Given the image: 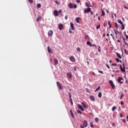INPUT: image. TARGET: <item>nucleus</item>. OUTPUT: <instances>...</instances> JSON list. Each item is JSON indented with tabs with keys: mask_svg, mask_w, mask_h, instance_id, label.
I'll list each match as a JSON object with an SVG mask.
<instances>
[{
	"mask_svg": "<svg viewBox=\"0 0 128 128\" xmlns=\"http://www.w3.org/2000/svg\"><path fill=\"white\" fill-rule=\"evenodd\" d=\"M68 6L70 8H78V6H76V4L72 3L68 4Z\"/></svg>",
	"mask_w": 128,
	"mask_h": 128,
	"instance_id": "f257e3e1",
	"label": "nucleus"
},
{
	"mask_svg": "<svg viewBox=\"0 0 128 128\" xmlns=\"http://www.w3.org/2000/svg\"><path fill=\"white\" fill-rule=\"evenodd\" d=\"M124 68H122V65H120V68L122 72L124 74V72H126V69L124 68V64H123Z\"/></svg>",
	"mask_w": 128,
	"mask_h": 128,
	"instance_id": "f03ea898",
	"label": "nucleus"
},
{
	"mask_svg": "<svg viewBox=\"0 0 128 128\" xmlns=\"http://www.w3.org/2000/svg\"><path fill=\"white\" fill-rule=\"evenodd\" d=\"M109 82L112 86V88L114 89L116 88V86H114V82H112V80H110Z\"/></svg>",
	"mask_w": 128,
	"mask_h": 128,
	"instance_id": "7ed1b4c3",
	"label": "nucleus"
},
{
	"mask_svg": "<svg viewBox=\"0 0 128 128\" xmlns=\"http://www.w3.org/2000/svg\"><path fill=\"white\" fill-rule=\"evenodd\" d=\"M78 108L80 110H82V112H84V108H82V106L80 104L78 105Z\"/></svg>",
	"mask_w": 128,
	"mask_h": 128,
	"instance_id": "20e7f679",
	"label": "nucleus"
},
{
	"mask_svg": "<svg viewBox=\"0 0 128 128\" xmlns=\"http://www.w3.org/2000/svg\"><path fill=\"white\" fill-rule=\"evenodd\" d=\"M48 36H52V34H54V32L52 30H50L48 32Z\"/></svg>",
	"mask_w": 128,
	"mask_h": 128,
	"instance_id": "39448f33",
	"label": "nucleus"
},
{
	"mask_svg": "<svg viewBox=\"0 0 128 128\" xmlns=\"http://www.w3.org/2000/svg\"><path fill=\"white\" fill-rule=\"evenodd\" d=\"M91 10L90 8H88L86 9H84V12L85 14H88V12H90Z\"/></svg>",
	"mask_w": 128,
	"mask_h": 128,
	"instance_id": "423d86ee",
	"label": "nucleus"
},
{
	"mask_svg": "<svg viewBox=\"0 0 128 128\" xmlns=\"http://www.w3.org/2000/svg\"><path fill=\"white\" fill-rule=\"evenodd\" d=\"M53 14L55 16H58V12L57 10H54Z\"/></svg>",
	"mask_w": 128,
	"mask_h": 128,
	"instance_id": "0eeeda50",
	"label": "nucleus"
},
{
	"mask_svg": "<svg viewBox=\"0 0 128 128\" xmlns=\"http://www.w3.org/2000/svg\"><path fill=\"white\" fill-rule=\"evenodd\" d=\"M62 28H64V25L62 24H58V30H62Z\"/></svg>",
	"mask_w": 128,
	"mask_h": 128,
	"instance_id": "6e6552de",
	"label": "nucleus"
},
{
	"mask_svg": "<svg viewBox=\"0 0 128 128\" xmlns=\"http://www.w3.org/2000/svg\"><path fill=\"white\" fill-rule=\"evenodd\" d=\"M70 62H76V59L74 58V56H71L70 58Z\"/></svg>",
	"mask_w": 128,
	"mask_h": 128,
	"instance_id": "1a4fd4ad",
	"label": "nucleus"
},
{
	"mask_svg": "<svg viewBox=\"0 0 128 128\" xmlns=\"http://www.w3.org/2000/svg\"><path fill=\"white\" fill-rule=\"evenodd\" d=\"M56 84H57L58 88H60V90H62V85H60V82H57Z\"/></svg>",
	"mask_w": 128,
	"mask_h": 128,
	"instance_id": "9d476101",
	"label": "nucleus"
},
{
	"mask_svg": "<svg viewBox=\"0 0 128 128\" xmlns=\"http://www.w3.org/2000/svg\"><path fill=\"white\" fill-rule=\"evenodd\" d=\"M122 77H119L118 79V82H120V84H122Z\"/></svg>",
	"mask_w": 128,
	"mask_h": 128,
	"instance_id": "9b49d317",
	"label": "nucleus"
},
{
	"mask_svg": "<svg viewBox=\"0 0 128 128\" xmlns=\"http://www.w3.org/2000/svg\"><path fill=\"white\" fill-rule=\"evenodd\" d=\"M83 126L84 128H86V126H88V122H86V120H84Z\"/></svg>",
	"mask_w": 128,
	"mask_h": 128,
	"instance_id": "f8f14e48",
	"label": "nucleus"
},
{
	"mask_svg": "<svg viewBox=\"0 0 128 128\" xmlns=\"http://www.w3.org/2000/svg\"><path fill=\"white\" fill-rule=\"evenodd\" d=\"M70 28H71L72 30H74V23L70 22Z\"/></svg>",
	"mask_w": 128,
	"mask_h": 128,
	"instance_id": "ddd939ff",
	"label": "nucleus"
},
{
	"mask_svg": "<svg viewBox=\"0 0 128 128\" xmlns=\"http://www.w3.org/2000/svg\"><path fill=\"white\" fill-rule=\"evenodd\" d=\"M48 52H50V54H52V49L50 48V46H48Z\"/></svg>",
	"mask_w": 128,
	"mask_h": 128,
	"instance_id": "4468645a",
	"label": "nucleus"
},
{
	"mask_svg": "<svg viewBox=\"0 0 128 128\" xmlns=\"http://www.w3.org/2000/svg\"><path fill=\"white\" fill-rule=\"evenodd\" d=\"M54 62L55 66H56V64H58V59L55 58L54 60Z\"/></svg>",
	"mask_w": 128,
	"mask_h": 128,
	"instance_id": "2eb2a0df",
	"label": "nucleus"
},
{
	"mask_svg": "<svg viewBox=\"0 0 128 128\" xmlns=\"http://www.w3.org/2000/svg\"><path fill=\"white\" fill-rule=\"evenodd\" d=\"M82 104L83 106V108H88V106H86V104H84V102H82Z\"/></svg>",
	"mask_w": 128,
	"mask_h": 128,
	"instance_id": "dca6fc26",
	"label": "nucleus"
},
{
	"mask_svg": "<svg viewBox=\"0 0 128 128\" xmlns=\"http://www.w3.org/2000/svg\"><path fill=\"white\" fill-rule=\"evenodd\" d=\"M80 18H76V22H77L78 24L80 23Z\"/></svg>",
	"mask_w": 128,
	"mask_h": 128,
	"instance_id": "f3484780",
	"label": "nucleus"
},
{
	"mask_svg": "<svg viewBox=\"0 0 128 128\" xmlns=\"http://www.w3.org/2000/svg\"><path fill=\"white\" fill-rule=\"evenodd\" d=\"M116 56L119 58H122V55H120V54L119 53H116Z\"/></svg>",
	"mask_w": 128,
	"mask_h": 128,
	"instance_id": "a211bd4d",
	"label": "nucleus"
},
{
	"mask_svg": "<svg viewBox=\"0 0 128 128\" xmlns=\"http://www.w3.org/2000/svg\"><path fill=\"white\" fill-rule=\"evenodd\" d=\"M118 24H120L121 26L124 24V23H122V20H118Z\"/></svg>",
	"mask_w": 128,
	"mask_h": 128,
	"instance_id": "6ab92c4d",
	"label": "nucleus"
},
{
	"mask_svg": "<svg viewBox=\"0 0 128 128\" xmlns=\"http://www.w3.org/2000/svg\"><path fill=\"white\" fill-rule=\"evenodd\" d=\"M86 44H88V46H92V43L90 41H88L86 42Z\"/></svg>",
	"mask_w": 128,
	"mask_h": 128,
	"instance_id": "aec40b11",
	"label": "nucleus"
},
{
	"mask_svg": "<svg viewBox=\"0 0 128 128\" xmlns=\"http://www.w3.org/2000/svg\"><path fill=\"white\" fill-rule=\"evenodd\" d=\"M90 100H92L93 102L94 101V96H90Z\"/></svg>",
	"mask_w": 128,
	"mask_h": 128,
	"instance_id": "412c9836",
	"label": "nucleus"
},
{
	"mask_svg": "<svg viewBox=\"0 0 128 128\" xmlns=\"http://www.w3.org/2000/svg\"><path fill=\"white\" fill-rule=\"evenodd\" d=\"M36 6L38 8H42V4H38Z\"/></svg>",
	"mask_w": 128,
	"mask_h": 128,
	"instance_id": "4be33fe9",
	"label": "nucleus"
},
{
	"mask_svg": "<svg viewBox=\"0 0 128 128\" xmlns=\"http://www.w3.org/2000/svg\"><path fill=\"white\" fill-rule=\"evenodd\" d=\"M67 76L68 78H72V76L71 73H68Z\"/></svg>",
	"mask_w": 128,
	"mask_h": 128,
	"instance_id": "5701e85b",
	"label": "nucleus"
},
{
	"mask_svg": "<svg viewBox=\"0 0 128 128\" xmlns=\"http://www.w3.org/2000/svg\"><path fill=\"white\" fill-rule=\"evenodd\" d=\"M116 106H113L112 109V112H114V110H116Z\"/></svg>",
	"mask_w": 128,
	"mask_h": 128,
	"instance_id": "b1692460",
	"label": "nucleus"
},
{
	"mask_svg": "<svg viewBox=\"0 0 128 128\" xmlns=\"http://www.w3.org/2000/svg\"><path fill=\"white\" fill-rule=\"evenodd\" d=\"M123 40L126 46H128V44L126 43V40L124 39V38H123Z\"/></svg>",
	"mask_w": 128,
	"mask_h": 128,
	"instance_id": "393cba45",
	"label": "nucleus"
},
{
	"mask_svg": "<svg viewBox=\"0 0 128 128\" xmlns=\"http://www.w3.org/2000/svg\"><path fill=\"white\" fill-rule=\"evenodd\" d=\"M114 16L115 18H116V14H114V13H113L112 14V18H114Z\"/></svg>",
	"mask_w": 128,
	"mask_h": 128,
	"instance_id": "a878e982",
	"label": "nucleus"
},
{
	"mask_svg": "<svg viewBox=\"0 0 128 128\" xmlns=\"http://www.w3.org/2000/svg\"><path fill=\"white\" fill-rule=\"evenodd\" d=\"M108 24L109 25L108 28H112V25L110 24V21L108 22Z\"/></svg>",
	"mask_w": 128,
	"mask_h": 128,
	"instance_id": "bb28decb",
	"label": "nucleus"
},
{
	"mask_svg": "<svg viewBox=\"0 0 128 128\" xmlns=\"http://www.w3.org/2000/svg\"><path fill=\"white\" fill-rule=\"evenodd\" d=\"M94 121L96 122H98V118H94Z\"/></svg>",
	"mask_w": 128,
	"mask_h": 128,
	"instance_id": "cd10ccee",
	"label": "nucleus"
},
{
	"mask_svg": "<svg viewBox=\"0 0 128 128\" xmlns=\"http://www.w3.org/2000/svg\"><path fill=\"white\" fill-rule=\"evenodd\" d=\"M98 97L102 98V93L100 92H99V93L98 94Z\"/></svg>",
	"mask_w": 128,
	"mask_h": 128,
	"instance_id": "c85d7f7f",
	"label": "nucleus"
},
{
	"mask_svg": "<svg viewBox=\"0 0 128 128\" xmlns=\"http://www.w3.org/2000/svg\"><path fill=\"white\" fill-rule=\"evenodd\" d=\"M90 128H94V125L92 122L90 123Z\"/></svg>",
	"mask_w": 128,
	"mask_h": 128,
	"instance_id": "c756f323",
	"label": "nucleus"
},
{
	"mask_svg": "<svg viewBox=\"0 0 128 128\" xmlns=\"http://www.w3.org/2000/svg\"><path fill=\"white\" fill-rule=\"evenodd\" d=\"M100 86H98V88H96V90H95V92H98V90H100Z\"/></svg>",
	"mask_w": 128,
	"mask_h": 128,
	"instance_id": "7c9ffc66",
	"label": "nucleus"
},
{
	"mask_svg": "<svg viewBox=\"0 0 128 128\" xmlns=\"http://www.w3.org/2000/svg\"><path fill=\"white\" fill-rule=\"evenodd\" d=\"M76 50H77V52H80V48H76Z\"/></svg>",
	"mask_w": 128,
	"mask_h": 128,
	"instance_id": "2f4dec72",
	"label": "nucleus"
},
{
	"mask_svg": "<svg viewBox=\"0 0 128 128\" xmlns=\"http://www.w3.org/2000/svg\"><path fill=\"white\" fill-rule=\"evenodd\" d=\"M115 26H116L115 28H118V23L117 22L115 23Z\"/></svg>",
	"mask_w": 128,
	"mask_h": 128,
	"instance_id": "473e14b6",
	"label": "nucleus"
},
{
	"mask_svg": "<svg viewBox=\"0 0 128 128\" xmlns=\"http://www.w3.org/2000/svg\"><path fill=\"white\" fill-rule=\"evenodd\" d=\"M41 17L39 16L38 18L36 19V21L37 22H40V20Z\"/></svg>",
	"mask_w": 128,
	"mask_h": 128,
	"instance_id": "72a5a7b5",
	"label": "nucleus"
},
{
	"mask_svg": "<svg viewBox=\"0 0 128 128\" xmlns=\"http://www.w3.org/2000/svg\"><path fill=\"white\" fill-rule=\"evenodd\" d=\"M86 92H88L89 94H90V92L88 88H86Z\"/></svg>",
	"mask_w": 128,
	"mask_h": 128,
	"instance_id": "f704fd0d",
	"label": "nucleus"
},
{
	"mask_svg": "<svg viewBox=\"0 0 128 128\" xmlns=\"http://www.w3.org/2000/svg\"><path fill=\"white\" fill-rule=\"evenodd\" d=\"M116 60L117 62H120V59L116 58Z\"/></svg>",
	"mask_w": 128,
	"mask_h": 128,
	"instance_id": "c9c22d12",
	"label": "nucleus"
},
{
	"mask_svg": "<svg viewBox=\"0 0 128 128\" xmlns=\"http://www.w3.org/2000/svg\"><path fill=\"white\" fill-rule=\"evenodd\" d=\"M62 10H59L58 14H62Z\"/></svg>",
	"mask_w": 128,
	"mask_h": 128,
	"instance_id": "e433bc0d",
	"label": "nucleus"
},
{
	"mask_svg": "<svg viewBox=\"0 0 128 128\" xmlns=\"http://www.w3.org/2000/svg\"><path fill=\"white\" fill-rule=\"evenodd\" d=\"M100 28V25H98L96 26V30H98V28Z\"/></svg>",
	"mask_w": 128,
	"mask_h": 128,
	"instance_id": "4c0bfd02",
	"label": "nucleus"
},
{
	"mask_svg": "<svg viewBox=\"0 0 128 128\" xmlns=\"http://www.w3.org/2000/svg\"><path fill=\"white\" fill-rule=\"evenodd\" d=\"M124 96V94H122L120 96V100H122V98Z\"/></svg>",
	"mask_w": 128,
	"mask_h": 128,
	"instance_id": "58836bf2",
	"label": "nucleus"
},
{
	"mask_svg": "<svg viewBox=\"0 0 128 128\" xmlns=\"http://www.w3.org/2000/svg\"><path fill=\"white\" fill-rule=\"evenodd\" d=\"M69 96V98H72V95L70 94V93H68Z\"/></svg>",
	"mask_w": 128,
	"mask_h": 128,
	"instance_id": "ea45409f",
	"label": "nucleus"
},
{
	"mask_svg": "<svg viewBox=\"0 0 128 128\" xmlns=\"http://www.w3.org/2000/svg\"><path fill=\"white\" fill-rule=\"evenodd\" d=\"M77 112H78V114H82V112H80V110H78V111H77Z\"/></svg>",
	"mask_w": 128,
	"mask_h": 128,
	"instance_id": "a19ab883",
	"label": "nucleus"
},
{
	"mask_svg": "<svg viewBox=\"0 0 128 128\" xmlns=\"http://www.w3.org/2000/svg\"><path fill=\"white\" fill-rule=\"evenodd\" d=\"M98 72H100V74H104V72H102V71H100V70H98Z\"/></svg>",
	"mask_w": 128,
	"mask_h": 128,
	"instance_id": "79ce46f5",
	"label": "nucleus"
},
{
	"mask_svg": "<svg viewBox=\"0 0 128 128\" xmlns=\"http://www.w3.org/2000/svg\"><path fill=\"white\" fill-rule=\"evenodd\" d=\"M120 104L122 105V106H124V102L122 101H121L120 102Z\"/></svg>",
	"mask_w": 128,
	"mask_h": 128,
	"instance_id": "37998d69",
	"label": "nucleus"
},
{
	"mask_svg": "<svg viewBox=\"0 0 128 128\" xmlns=\"http://www.w3.org/2000/svg\"><path fill=\"white\" fill-rule=\"evenodd\" d=\"M55 2H56V4H58H58H60V3L56 1V0Z\"/></svg>",
	"mask_w": 128,
	"mask_h": 128,
	"instance_id": "c03bdc74",
	"label": "nucleus"
},
{
	"mask_svg": "<svg viewBox=\"0 0 128 128\" xmlns=\"http://www.w3.org/2000/svg\"><path fill=\"white\" fill-rule=\"evenodd\" d=\"M122 30H124V26L123 24L122 25Z\"/></svg>",
	"mask_w": 128,
	"mask_h": 128,
	"instance_id": "a18cd8bd",
	"label": "nucleus"
},
{
	"mask_svg": "<svg viewBox=\"0 0 128 128\" xmlns=\"http://www.w3.org/2000/svg\"><path fill=\"white\" fill-rule=\"evenodd\" d=\"M124 8H126V10H128V8L126 7V6H124Z\"/></svg>",
	"mask_w": 128,
	"mask_h": 128,
	"instance_id": "49530a36",
	"label": "nucleus"
},
{
	"mask_svg": "<svg viewBox=\"0 0 128 128\" xmlns=\"http://www.w3.org/2000/svg\"><path fill=\"white\" fill-rule=\"evenodd\" d=\"M122 121H123V122H124V123L126 122V119H123Z\"/></svg>",
	"mask_w": 128,
	"mask_h": 128,
	"instance_id": "de8ad7c7",
	"label": "nucleus"
},
{
	"mask_svg": "<svg viewBox=\"0 0 128 128\" xmlns=\"http://www.w3.org/2000/svg\"><path fill=\"white\" fill-rule=\"evenodd\" d=\"M106 66L108 68H109V69L110 68V66H108V64H106Z\"/></svg>",
	"mask_w": 128,
	"mask_h": 128,
	"instance_id": "09e8293b",
	"label": "nucleus"
},
{
	"mask_svg": "<svg viewBox=\"0 0 128 128\" xmlns=\"http://www.w3.org/2000/svg\"><path fill=\"white\" fill-rule=\"evenodd\" d=\"M29 2H30V4H32V0H28Z\"/></svg>",
	"mask_w": 128,
	"mask_h": 128,
	"instance_id": "8fccbe9b",
	"label": "nucleus"
},
{
	"mask_svg": "<svg viewBox=\"0 0 128 128\" xmlns=\"http://www.w3.org/2000/svg\"><path fill=\"white\" fill-rule=\"evenodd\" d=\"M124 52H126L128 54V52L126 51V49H124Z\"/></svg>",
	"mask_w": 128,
	"mask_h": 128,
	"instance_id": "3c124183",
	"label": "nucleus"
},
{
	"mask_svg": "<svg viewBox=\"0 0 128 128\" xmlns=\"http://www.w3.org/2000/svg\"><path fill=\"white\" fill-rule=\"evenodd\" d=\"M98 52H100V46H98Z\"/></svg>",
	"mask_w": 128,
	"mask_h": 128,
	"instance_id": "603ef678",
	"label": "nucleus"
},
{
	"mask_svg": "<svg viewBox=\"0 0 128 128\" xmlns=\"http://www.w3.org/2000/svg\"><path fill=\"white\" fill-rule=\"evenodd\" d=\"M76 2H78V4H80V0H77Z\"/></svg>",
	"mask_w": 128,
	"mask_h": 128,
	"instance_id": "864d4df0",
	"label": "nucleus"
},
{
	"mask_svg": "<svg viewBox=\"0 0 128 128\" xmlns=\"http://www.w3.org/2000/svg\"><path fill=\"white\" fill-rule=\"evenodd\" d=\"M112 66H116L117 65H116V64H112Z\"/></svg>",
	"mask_w": 128,
	"mask_h": 128,
	"instance_id": "5fc2aeb1",
	"label": "nucleus"
},
{
	"mask_svg": "<svg viewBox=\"0 0 128 128\" xmlns=\"http://www.w3.org/2000/svg\"><path fill=\"white\" fill-rule=\"evenodd\" d=\"M125 36H126V40H128V35H126V33H125Z\"/></svg>",
	"mask_w": 128,
	"mask_h": 128,
	"instance_id": "6e6d98bb",
	"label": "nucleus"
},
{
	"mask_svg": "<svg viewBox=\"0 0 128 128\" xmlns=\"http://www.w3.org/2000/svg\"><path fill=\"white\" fill-rule=\"evenodd\" d=\"M89 38L88 36L87 35L86 36H85V38Z\"/></svg>",
	"mask_w": 128,
	"mask_h": 128,
	"instance_id": "4d7b16f0",
	"label": "nucleus"
},
{
	"mask_svg": "<svg viewBox=\"0 0 128 128\" xmlns=\"http://www.w3.org/2000/svg\"><path fill=\"white\" fill-rule=\"evenodd\" d=\"M65 20H68V16L67 15H66L65 16Z\"/></svg>",
	"mask_w": 128,
	"mask_h": 128,
	"instance_id": "13d9d810",
	"label": "nucleus"
},
{
	"mask_svg": "<svg viewBox=\"0 0 128 128\" xmlns=\"http://www.w3.org/2000/svg\"><path fill=\"white\" fill-rule=\"evenodd\" d=\"M120 118H122V114H120Z\"/></svg>",
	"mask_w": 128,
	"mask_h": 128,
	"instance_id": "bf43d9fd",
	"label": "nucleus"
},
{
	"mask_svg": "<svg viewBox=\"0 0 128 128\" xmlns=\"http://www.w3.org/2000/svg\"><path fill=\"white\" fill-rule=\"evenodd\" d=\"M96 46V44H91V46Z\"/></svg>",
	"mask_w": 128,
	"mask_h": 128,
	"instance_id": "052dcab7",
	"label": "nucleus"
},
{
	"mask_svg": "<svg viewBox=\"0 0 128 128\" xmlns=\"http://www.w3.org/2000/svg\"><path fill=\"white\" fill-rule=\"evenodd\" d=\"M71 116H72V118H74V113H72Z\"/></svg>",
	"mask_w": 128,
	"mask_h": 128,
	"instance_id": "680f3d73",
	"label": "nucleus"
},
{
	"mask_svg": "<svg viewBox=\"0 0 128 128\" xmlns=\"http://www.w3.org/2000/svg\"><path fill=\"white\" fill-rule=\"evenodd\" d=\"M69 32H70V34H72V30H70H70H69Z\"/></svg>",
	"mask_w": 128,
	"mask_h": 128,
	"instance_id": "e2e57ef3",
	"label": "nucleus"
},
{
	"mask_svg": "<svg viewBox=\"0 0 128 128\" xmlns=\"http://www.w3.org/2000/svg\"><path fill=\"white\" fill-rule=\"evenodd\" d=\"M86 6H88V7L90 6V5H88V3H86Z\"/></svg>",
	"mask_w": 128,
	"mask_h": 128,
	"instance_id": "0e129e2a",
	"label": "nucleus"
},
{
	"mask_svg": "<svg viewBox=\"0 0 128 128\" xmlns=\"http://www.w3.org/2000/svg\"><path fill=\"white\" fill-rule=\"evenodd\" d=\"M70 112L71 114H72V110H70Z\"/></svg>",
	"mask_w": 128,
	"mask_h": 128,
	"instance_id": "69168bd1",
	"label": "nucleus"
},
{
	"mask_svg": "<svg viewBox=\"0 0 128 128\" xmlns=\"http://www.w3.org/2000/svg\"><path fill=\"white\" fill-rule=\"evenodd\" d=\"M112 126H116V124H112Z\"/></svg>",
	"mask_w": 128,
	"mask_h": 128,
	"instance_id": "338daca9",
	"label": "nucleus"
},
{
	"mask_svg": "<svg viewBox=\"0 0 128 128\" xmlns=\"http://www.w3.org/2000/svg\"><path fill=\"white\" fill-rule=\"evenodd\" d=\"M70 100L71 102H72V98H70Z\"/></svg>",
	"mask_w": 128,
	"mask_h": 128,
	"instance_id": "774afa93",
	"label": "nucleus"
}]
</instances>
